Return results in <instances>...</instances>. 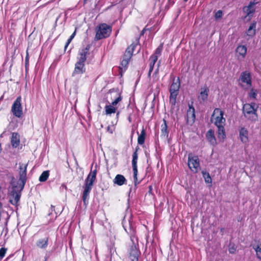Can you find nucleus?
<instances>
[{"instance_id": "nucleus-4", "label": "nucleus", "mask_w": 261, "mask_h": 261, "mask_svg": "<svg viewBox=\"0 0 261 261\" xmlns=\"http://www.w3.org/2000/svg\"><path fill=\"white\" fill-rule=\"evenodd\" d=\"M258 106L254 103H246L243 107V113L244 117L251 122H255L258 120L256 111Z\"/></svg>"}, {"instance_id": "nucleus-37", "label": "nucleus", "mask_w": 261, "mask_h": 261, "mask_svg": "<svg viewBox=\"0 0 261 261\" xmlns=\"http://www.w3.org/2000/svg\"><path fill=\"white\" fill-rule=\"evenodd\" d=\"M122 98L121 96L119 95V96L117 97L114 101H113L110 105L113 106L114 107H115L118 103L119 102L121 101Z\"/></svg>"}, {"instance_id": "nucleus-43", "label": "nucleus", "mask_w": 261, "mask_h": 261, "mask_svg": "<svg viewBox=\"0 0 261 261\" xmlns=\"http://www.w3.org/2000/svg\"><path fill=\"white\" fill-rule=\"evenodd\" d=\"M60 189H65V190L67 189V187L65 184H62L60 187Z\"/></svg>"}, {"instance_id": "nucleus-40", "label": "nucleus", "mask_w": 261, "mask_h": 261, "mask_svg": "<svg viewBox=\"0 0 261 261\" xmlns=\"http://www.w3.org/2000/svg\"><path fill=\"white\" fill-rule=\"evenodd\" d=\"M114 127L113 126H108L107 127V131L110 134H112L114 130Z\"/></svg>"}, {"instance_id": "nucleus-12", "label": "nucleus", "mask_w": 261, "mask_h": 261, "mask_svg": "<svg viewBox=\"0 0 261 261\" xmlns=\"http://www.w3.org/2000/svg\"><path fill=\"white\" fill-rule=\"evenodd\" d=\"M132 244L133 245L128 250L129 261H139V257L141 253L137 248L135 244V242L134 243H132Z\"/></svg>"}, {"instance_id": "nucleus-34", "label": "nucleus", "mask_w": 261, "mask_h": 261, "mask_svg": "<svg viewBox=\"0 0 261 261\" xmlns=\"http://www.w3.org/2000/svg\"><path fill=\"white\" fill-rule=\"evenodd\" d=\"M237 246L234 243H230L228 246V251L230 253L234 254L236 251Z\"/></svg>"}, {"instance_id": "nucleus-28", "label": "nucleus", "mask_w": 261, "mask_h": 261, "mask_svg": "<svg viewBox=\"0 0 261 261\" xmlns=\"http://www.w3.org/2000/svg\"><path fill=\"white\" fill-rule=\"evenodd\" d=\"M224 125L217 126L218 128V137L219 140H223L225 137Z\"/></svg>"}, {"instance_id": "nucleus-15", "label": "nucleus", "mask_w": 261, "mask_h": 261, "mask_svg": "<svg viewBox=\"0 0 261 261\" xmlns=\"http://www.w3.org/2000/svg\"><path fill=\"white\" fill-rule=\"evenodd\" d=\"M187 122L193 123L195 119V109L190 105H189V109L187 113Z\"/></svg>"}, {"instance_id": "nucleus-22", "label": "nucleus", "mask_w": 261, "mask_h": 261, "mask_svg": "<svg viewBox=\"0 0 261 261\" xmlns=\"http://www.w3.org/2000/svg\"><path fill=\"white\" fill-rule=\"evenodd\" d=\"M256 23L255 22L251 23L249 28L246 31L247 36L252 37L255 35L256 32Z\"/></svg>"}, {"instance_id": "nucleus-18", "label": "nucleus", "mask_w": 261, "mask_h": 261, "mask_svg": "<svg viewBox=\"0 0 261 261\" xmlns=\"http://www.w3.org/2000/svg\"><path fill=\"white\" fill-rule=\"evenodd\" d=\"M206 137L211 145L214 146L217 144L216 139L213 130L210 129L208 130L206 133Z\"/></svg>"}, {"instance_id": "nucleus-49", "label": "nucleus", "mask_w": 261, "mask_h": 261, "mask_svg": "<svg viewBox=\"0 0 261 261\" xmlns=\"http://www.w3.org/2000/svg\"><path fill=\"white\" fill-rule=\"evenodd\" d=\"M184 1H185V2H187V1H188V0H184Z\"/></svg>"}, {"instance_id": "nucleus-16", "label": "nucleus", "mask_w": 261, "mask_h": 261, "mask_svg": "<svg viewBox=\"0 0 261 261\" xmlns=\"http://www.w3.org/2000/svg\"><path fill=\"white\" fill-rule=\"evenodd\" d=\"M209 89L207 87H204L201 88V92L198 96V100L200 103L204 102L207 99Z\"/></svg>"}, {"instance_id": "nucleus-23", "label": "nucleus", "mask_w": 261, "mask_h": 261, "mask_svg": "<svg viewBox=\"0 0 261 261\" xmlns=\"http://www.w3.org/2000/svg\"><path fill=\"white\" fill-rule=\"evenodd\" d=\"M236 51L243 59L247 53V47L245 45H239L236 49Z\"/></svg>"}, {"instance_id": "nucleus-39", "label": "nucleus", "mask_w": 261, "mask_h": 261, "mask_svg": "<svg viewBox=\"0 0 261 261\" xmlns=\"http://www.w3.org/2000/svg\"><path fill=\"white\" fill-rule=\"evenodd\" d=\"M222 11L221 10L218 11L215 15V17L216 19L220 18L222 16Z\"/></svg>"}, {"instance_id": "nucleus-17", "label": "nucleus", "mask_w": 261, "mask_h": 261, "mask_svg": "<svg viewBox=\"0 0 261 261\" xmlns=\"http://www.w3.org/2000/svg\"><path fill=\"white\" fill-rule=\"evenodd\" d=\"M11 145L13 147L16 148L20 144V137L18 133H13L11 139Z\"/></svg>"}, {"instance_id": "nucleus-20", "label": "nucleus", "mask_w": 261, "mask_h": 261, "mask_svg": "<svg viewBox=\"0 0 261 261\" xmlns=\"http://www.w3.org/2000/svg\"><path fill=\"white\" fill-rule=\"evenodd\" d=\"M113 182L118 186H122L126 183V179L123 175L117 174L114 179Z\"/></svg>"}, {"instance_id": "nucleus-32", "label": "nucleus", "mask_w": 261, "mask_h": 261, "mask_svg": "<svg viewBox=\"0 0 261 261\" xmlns=\"http://www.w3.org/2000/svg\"><path fill=\"white\" fill-rule=\"evenodd\" d=\"M253 248L256 252L257 257L261 260V244L259 245L254 246Z\"/></svg>"}, {"instance_id": "nucleus-9", "label": "nucleus", "mask_w": 261, "mask_h": 261, "mask_svg": "<svg viewBox=\"0 0 261 261\" xmlns=\"http://www.w3.org/2000/svg\"><path fill=\"white\" fill-rule=\"evenodd\" d=\"M223 115L224 112L220 109L216 108L214 110L212 116V119L216 126L225 125V119Z\"/></svg>"}, {"instance_id": "nucleus-14", "label": "nucleus", "mask_w": 261, "mask_h": 261, "mask_svg": "<svg viewBox=\"0 0 261 261\" xmlns=\"http://www.w3.org/2000/svg\"><path fill=\"white\" fill-rule=\"evenodd\" d=\"M242 83H245L248 87L251 86V77L250 73L247 71L243 72L240 77Z\"/></svg>"}, {"instance_id": "nucleus-48", "label": "nucleus", "mask_w": 261, "mask_h": 261, "mask_svg": "<svg viewBox=\"0 0 261 261\" xmlns=\"http://www.w3.org/2000/svg\"><path fill=\"white\" fill-rule=\"evenodd\" d=\"M2 204L0 202V210L2 208Z\"/></svg>"}, {"instance_id": "nucleus-3", "label": "nucleus", "mask_w": 261, "mask_h": 261, "mask_svg": "<svg viewBox=\"0 0 261 261\" xmlns=\"http://www.w3.org/2000/svg\"><path fill=\"white\" fill-rule=\"evenodd\" d=\"M96 169L91 170L85 179L82 194V200L85 205H87L88 203L90 192L96 179Z\"/></svg>"}, {"instance_id": "nucleus-25", "label": "nucleus", "mask_w": 261, "mask_h": 261, "mask_svg": "<svg viewBox=\"0 0 261 261\" xmlns=\"http://www.w3.org/2000/svg\"><path fill=\"white\" fill-rule=\"evenodd\" d=\"M168 131L166 121L164 120V123L161 125V137L167 139L168 137Z\"/></svg>"}, {"instance_id": "nucleus-29", "label": "nucleus", "mask_w": 261, "mask_h": 261, "mask_svg": "<svg viewBox=\"0 0 261 261\" xmlns=\"http://www.w3.org/2000/svg\"><path fill=\"white\" fill-rule=\"evenodd\" d=\"M146 136L145 130L143 128L140 134L139 135L138 138V143L139 145H142L144 143Z\"/></svg>"}, {"instance_id": "nucleus-10", "label": "nucleus", "mask_w": 261, "mask_h": 261, "mask_svg": "<svg viewBox=\"0 0 261 261\" xmlns=\"http://www.w3.org/2000/svg\"><path fill=\"white\" fill-rule=\"evenodd\" d=\"M257 3V2H250L248 6L243 8V12L245 14L243 18L245 21H249L251 20L255 11V6Z\"/></svg>"}, {"instance_id": "nucleus-44", "label": "nucleus", "mask_w": 261, "mask_h": 261, "mask_svg": "<svg viewBox=\"0 0 261 261\" xmlns=\"http://www.w3.org/2000/svg\"><path fill=\"white\" fill-rule=\"evenodd\" d=\"M152 187L151 186H149V193L150 194H151L152 193Z\"/></svg>"}, {"instance_id": "nucleus-41", "label": "nucleus", "mask_w": 261, "mask_h": 261, "mask_svg": "<svg viewBox=\"0 0 261 261\" xmlns=\"http://www.w3.org/2000/svg\"><path fill=\"white\" fill-rule=\"evenodd\" d=\"M72 39L71 38H69L68 40H67V41L65 45V50L66 49L67 46H68V45L70 43L71 41H72Z\"/></svg>"}, {"instance_id": "nucleus-6", "label": "nucleus", "mask_w": 261, "mask_h": 261, "mask_svg": "<svg viewBox=\"0 0 261 261\" xmlns=\"http://www.w3.org/2000/svg\"><path fill=\"white\" fill-rule=\"evenodd\" d=\"M112 31L111 27L106 23L99 25L95 37L96 40L107 38L110 36Z\"/></svg>"}, {"instance_id": "nucleus-5", "label": "nucleus", "mask_w": 261, "mask_h": 261, "mask_svg": "<svg viewBox=\"0 0 261 261\" xmlns=\"http://www.w3.org/2000/svg\"><path fill=\"white\" fill-rule=\"evenodd\" d=\"M180 86V83L179 78L175 81V79L173 80V83L170 86L169 101L172 106H175L176 102V97L178 94L179 89Z\"/></svg>"}, {"instance_id": "nucleus-21", "label": "nucleus", "mask_w": 261, "mask_h": 261, "mask_svg": "<svg viewBox=\"0 0 261 261\" xmlns=\"http://www.w3.org/2000/svg\"><path fill=\"white\" fill-rule=\"evenodd\" d=\"M248 134L247 130L244 128L242 127L239 130L240 138L242 142L246 143L248 141Z\"/></svg>"}, {"instance_id": "nucleus-2", "label": "nucleus", "mask_w": 261, "mask_h": 261, "mask_svg": "<svg viewBox=\"0 0 261 261\" xmlns=\"http://www.w3.org/2000/svg\"><path fill=\"white\" fill-rule=\"evenodd\" d=\"M91 45L88 44L85 48L80 49L77 57V61L75 64L74 69L72 73V76L81 75L86 72L85 63L87 59V56L89 54V51Z\"/></svg>"}, {"instance_id": "nucleus-8", "label": "nucleus", "mask_w": 261, "mask_h": 261, "mask_svg": "<svg viewBox=\"0 0 261 261\" xmlns=\"http://www.w3.org/2000/svg\"><path fill=\"white\" fill-rule=\"evenodd\" d=\"M122 225L125 231L129 235L132 243H134L135 242H137V239L136 237L135 225L129 220L127 221L123 220Z\"/></svg>"}, {"instance_id": "nucleus-30", "label": "nucleus", "mask_w": 261, "mask_h": 261, "mask_svg": "<svg viewBox=\"0 0 261 261\" xmlns=\"http://www.w3.org/2000/svg\"><path fill=\"white\" fill-rule=\"evenodd\" d=\"M49 175V171L46 170L43 171L39 178V180L41 182L45 181Z\"/></svg>"}, {"instance_id": "nucleus-45", "label": "nucleus", "mask_w": 261, "mask_h": 261, "mask_svg": "<svg viewBox=\"0 0 261 261\" xmlns=\"http://www.w3.org/2000/svg\"><path fill=\"white\" fill-rule=\"evenodd\" d=\"M116 118H118L120 114V111H116Z\"/></svg>"}, {"instance_id": "nucleus-26", "label": "nucleus", "mask_w": 261, "mask_h": 261, "mask_svg": "<svg viewBox=\"0 0 261 261\" xmlns=\"http://www.w3.org/2000/svg\"><path fill=\"white\" fill-rule=\"evenodd\" d=\"M157 60H157V58L156 57V56H150V57L149 58L150 63L149 64V72H148V77L150 76L151 73L153 69L155 63L156 62Z\"/></svg>"}, {"instance_id": "nucleus-27", "label": "nucleus", "mask_w": 261, "mask_h": 261, "mask_svg": "<svg viewBox=\"0 0 261 261\" xmlns=\"http://www.w3.org/2000/svg\"><path fill=\"white\" fill-rule=\"evenodd\" d=\"M105 114L107 115H111L112 114H114L116 112L117 108L111 105H108L105 106Z\"/></svg>"}, {"instance_id": "nucleus-13", "label": "nucleus", "mask_w": 261, "mask_h": 261, "mask_svg": "<svg viewBox=\"0 0 261 261\" xmlns=\"http://www.w3.org/2000/svg\"><path fill=\"white\" fill-rule=\"evenodd\" d=\"M138 148L136 149L135 151L133 154V159H132V167L133 171L134 173V183L135 185H137L139 182H138L137 178V174H138V169H137V161H138V153H137Z\"/></svg>"}, {"instance_id": "nucleus-36", "label": "nucleus", "mask_w": 261, "mask_h": 261, "mask_svg": "<svg viewBox=\"0 0 261 261\" xmlns=\"http://www.w3.org/2000/svg\"><path fill=\"white\" fill-rule=\"evenodd\" d=\"M7 251V248H6L3 247L0 249V260H1L5 256Z\"/></svg>"}, {"instance_id": "nucleus-47", "label": "nucleus", "mask_w": 261, "mask_h": 261, "mask_svg": "<svg viewBox=\"0 0 261 261\" xmlns=\"http://www.w3.org/2000/svg\"><path fill=\"white\" fill-rule=\"evenodd\" d=\"M159 71V66L158 67V68L156 69L155 71V73L156 74Z\"/></svg>"}, {"instance_id": "nucleus-11", "label": "nucleus", "mask_w": 261, "mask_h": 261, "mask_svg": "<svg viewBox=\"0 0 261 261\" xmlns=\"http://www.w3.org/2000/svg\"><path fill=\"white\" fill-rule=\"evenodd\" d=\"M21 102V97L19 96L14 101L11 107V111L12 113L17 118H20L23 114Z\"/></svg>"}, {"instance_id": "nucleus-33", "label": "nucleus", "mask_w": 261, "mask_h": 261, "mask_svg": "<svg viewBox=\"0 0 261 261\" xmlns=\"http://www.w3.org/2000/svg\"><path fill=\"white\" fill-rule=\"evenodd\" d=\"M163 46L162 45H160L155 50L154 53L151 56H156L157 59H158L159 56L161 55V53L162 51Z\"/></svg>"}, {"instance_id": "nucleus-35", "label": "nucleus", "mask_w": 261, "mask_h": 261, "mask_svg": "<svg viewBox=\"0 0 261 261\" xmlns=\"http://www.w3.org/2000/svg\"><path fill=\"white\" fill-rule=\"evenodd\" d=\"M130 59H127L123 56V60L121 62V65L124 68V69L127 67Z\"/></svg>"}, {"instance_id": "nucleus-19", "label": "nucleus", "mask_w": 261, "mask_h": 261, "mask_svg": "<svg viewBox=\"0 0 261 261\" xmlns=\"http://www.w3.org/2000/svg\"><path fill=\"white\" fill-rule=\"evenodd\" d=\"M48 238L45 237L42 239H39L36 242V246L41 249H45L48 246Z\"/></svg>"}, {"instance_id": "nucleus-42", "label": "nucleus", "mask_w": 261, "mask_h": 261, "mask_svg": "<svg viewBox=\"0 0 261 261\" xmlns=\"http://www.w3.org/2000/svg\"><path fill=\"white\" fill-rule=\"evenodd\" d=\"M76 29H75V31H74V32L72 34V35L70 36V38H71L72 39H73L74 37V36H75L76 35Z\"/></svg>"}, {"instance_id": "nucleus-38", "label": "nucleus", "mask_w": 261, "mask_h": 261, "mask_svg": "<svg viewBox=\"0 0 261 261\" xmlns=\"http://www.w3.org/2000/svg\"><path fill=\"white\" fill-rule=\"evenodd\" d=\"M249 97L253 99L256 98L257 95V91L255 90L251 89L249 94Z\"/></svg>"}, {"instance_id": "nucleus-24", "label": "nucleus", "mask_w": 261, "mask_h": 261, "mask_svg": "<svg viewBox=\"0 0 261 261\" xmlns=\"http://www.w3.org/2000/svg\"><path fill=\"white\" fill-rule=\"evenodd\" d=\"M135 47L136 46L135 45L131 44L127 48L124 55V57H125L126 59H130Z\"/></svg>"}, {"instance_id": "nucleus-7", "label": "nucleus", "mask_w": 261, "mask_h": 261, "mask_svg": "<svg viewBox=\"0 0 261 261\" xmlns=\"http://www.w3.org/2000/svg\"><path fill=\"white\" fill-rule=\"evenodd\" d=\"M188 165L189 169L194 173L198 172L201 169L198 156L193 155L192 153L188 154Z\"/></svg>"}, {"instance_id": "nucleus-31", "label": "nucleus", "mask_w": 261, "mask_h": 261, "mask_svg": "<svg viewBox=\"0 0 261 261\" xmlns=\"http://www.w3.org/2000/svg\"><path fill=\"white\" fill-rule=\"evenodd\" d=\"M202 175H203V177L204 178L205 182H206V183H211L212 182V179H211V176L210 175V174L208 172H207L206 171H202Z\"/></svg>"}, {"instance_id": "nucleus-1", "label": "nucleus", "mask_w": 261, "mask_h": 261, "mask_svg": "<svg viewBox=\"0 0 261 261\" xmlns=\"http://www.w3.org/2000/svg\"><path fill=\"white\" fill-rule=\"evenodd\" d=\"M28 164L19 163V180L18 185L13 186L9 196V202L17 206L21 197V192L27 181V168Z\"/></svg>"}, {"instance_id": "nucleus-46", "label": "nucleus", "mask_w": 261, "mask_h": 261, "mask_svg": "<svg viewBox=\"0 0 261 261\" xmlns=\"http://www.w3.org/2000/svg\"><path fill=\"white\" fill-rule=\"evenodd\" d=\"M27 62H28V56L25 58V63L27 64Z\"/></svg>"}]
</instances>
